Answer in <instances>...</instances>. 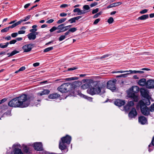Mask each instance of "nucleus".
<instances>
[{"label":"nucleus","mask_w":154,"mask_h":154,"mask_svg":"<svg viewBox=\"0 0 154 154\" xmlns=\"http://www.w3.org/2000/svg\"><path fill=\"white\" fill-rule=\"evenodd\" d=\"M30 98L26 94H23L12 99L8 103L9 106L14 108H25L30 104Z\"/></svg>","instance_id":"nucleus-1"},{"label":"nucleus","mask_w":154,"mask_h":154,"mask_svg":"<svg viewBox=\"0 0 154 154\" xmlns=\"http://www.w3.org/2000/svg\"><path fill=\"white\" fill-rule=\"evenodd\" d=\"M91 87L87 90V92L92 95H101L105 92V85L103 84H100L97 81L91 82Z\"/></svg>","instance_id":"nucleus-2"},{"label":"nucleus","mask_w":154,"mask_h":154,"mask_svg":"<svg viewBox=\"0 0 154 154\" xmlns=\"http://www.w3.org/2000/svg\"><path fill=\"white\" fill-rule=\"evenodd\" d=\"M71 139V137L68 135L62 137L59 142V148L62 151L66 149V144H70Z\"/></svg>","instance_id":"nucleus-3"},{"label":"nucleus","mask_w":154,"mask_h":154,"mask_svg":"<svg viewBox=\"0 0 154 154\" xmlns=\"http://www.w3.org/2000/svg\"><path fill=\"white\" fill-rule=\"evenodd\" d=\"M72 85L69 83H64L57 88V90L62 93H66L70 91Z\"/></svg>","instance_id":"nucleus-4"},{"label":"nucleus","mask_w":154,"mask_h":154,"mask_svg":"<svg viewBox=\"0 0 154 154\" xmlns=\"http://www.w3.org/2000/svg\"><path fill=\"white\" fill-rule=\"evenodd\" d=\"M142 113L144 115L147 116L150 115L149 109L146 106H145L144 102L142 100L139 102Z\"/></svg>","instance_id":"nucleus-5"},{"label":"nucleus","mask_w":154,"mask_h":154,"mask_svg":"<svg viewBox=\"0 0 154 154\" xmlns=\"http://www.w3.org/2000/svg\"><path fill=\"white\" fill-rule=\"evenodd\" d=\"M83 10H81L79 8H75L73 10L74 13H77L78 15H81L88 12L90 9V7L88 5H85L83 6Z\"/></svg>","instance_id":"nucleus-6"},{"label":"nucleus","mask_w":154,"mask_h":154,"mask_svg":"<svg viewBox=\"0 0 154 154\" xmlns=\"http://www.w3.org/2000/svg\"><path fill=\"white\" fill-rule=\"evenodd\" d=\"M21 146L20 144H14L13 146V148H14L13 152H7V154H23L21 149L19 148H20Z\"/></svg>","instance_id":"nucleus-7"},{"label":"nucleus","mask_w":154,"mask_h":154,"mask_svg":"<svg viewBox=\"0 0 154 154\" xmlns=\"http://www.w3.org/2000/svg\"><path fill=\"white\" fill-rule=\"evenodd\" d=\"M116 82V80H110L107 83V88L112 91H114L116 89L115 84Z\"/></svg>","instance_id":"nucleus-8"},{"label":"nucleus","mask_w":154,"mask_h":154,"mask_svg":"<svg viewBox=\"0 0 154 154\" xmlns=\"http://www.w3.org/2000/svg\"><path fill=\"white\" fill-rule=\"evenodd\" d=\"M34 45L32 44H26L22 47V49L24 50V52H27L30 51L34 47Z\"/></svg>","instance_id":"nucleus-9"},{"label":"nucleus","mask_w":154,"mask_h":154,"mask_svg":"<svg viewBox=\"0 0 154 154\" xmlns=\"http://www.w3.org/2000/svg\"><path fill=\"white\" fill-rule=\"evenodd\" d=\"M137 114L136 109L134 108H133L129 112L128 116L130 118H135L137 116Z\"/></svg>","instance_id":"nucleus-10"},{"label":"nucleus","mask_w":154,"mask_h":154,"mask_svg":"<svg viewBox=\"0 0 154 154\" xmlns=\"http://www.w3.org/2000/svg\"><path fill=\"white\" fill-rule=\"evenodd\" d=\"M33 146L35 149L36 150L41 151L43 150L42 144L41 142L35 143Z\"/></svg>","instance_id":"nucleus-11"},{"label":"nucleus","mask_w":154,"mask_h":154,"mask_svg":"<svg viewBox=\"0 0 154 154\" xmlns=\"http://www.w3.org/2000/svg\"><path fill=\"white\" fill-rule=\"evenodd\" d=\"M146 88H154V80L150 79L147 81Z\"/></svg>","instance_id":"nucleus-12"},{"label":"nucleus","mask_w":154,"mask_h":154,"mask_svg":"<svg viewBox=\"0 0 154 154\" xmlns=\"http://www.w3.org/2000/svg\"><path fill=\"white\" fill-rule=\"evenodd\" d=\"M140 92L142 96L144 98L149 97V92L146 89L143 88H141L140 90Z\"/></svg>","instance_id":"nucleus-13"},{"label":"nucleus","mask_w":154,"mask_h":154,"mask_svg":"<svg viewBox=\"0 0 154 154\" xmlns=\"http://www.w3.org/2000/svg\"><path fill=\"white\" fill-rule=\"evenodd\" d=\"M134 105V103L133 101H129L127 104L124 106V109L126 111H128L131 109V107L133 106Z\"/></svg>","instance_id":"nucleus-14"},{"label":"nucleus","mask_w":154,"mask_h":154,"mask_svg":"<svg viewBox=\"0 0 154 154\" xmlns=\"http://www.w3.org/2000/svg\"><path fill=\"white\" fill-rule=\"evenodd\" d=\"M128 96L129 97L132 98L134 102H137L138 101V96L135 95L134 93L132 92H129L128 94Z\"/></svg>","instance_id":"nucleus-15"},{"label":"nucleus","mask_w":154,"mask_h":154,"mask_svg":"<svg viewBox=\"0 0 154 154\" xmlns=\"http://www.w3.org/2000/svg\"><path fill=\"white\" fill-rule=\"evenodd\" d=\"M138 121L141 124L144 125L146 123L147 119L145 117L143 116H141L138 118Z\"/></svg>","instance_id":"nucleus-16"},{"label":"nucleus","mask_w":154,"mask_h":154,"mask_svg":"<svg viewBox=\"0 0 154 154\" xmlns=\"http://www.w3.org/2000/svg\"><path fill=\"white\" fill-rule=\"evenodd\" d=\"M125 103V102L124 100L119 99L117 100L114 102L115 104L119 106H121L124 105Z\"/></svg>","instance_id":"nucleus-17"},{"label":"nucleus","mask_w":154,"mask_h":154,"mask_svg":"<svg viewBox=\"0 0 154 154\" xmlns=\"http://www.w3.org/2000/svg\"><path fill=\"white\" fill-rule=\"evenodd\" d=\"M147 81L145 79H140L138 82V84L139 85L141 86H145L146 87Z\"/></svg>","instance_id":"nucleus-18"},{"label":"nucleus","mask_w":154,"mask_h":154,"mask_svg":"<svg viewBox=\"0 0 154 154\" xmlns=\"http://www.w3.org/2000/svg\"><path fill=\"white\" fill-rule=\"evenodd\" d=\"M60 96V95L57 93H54L50 94L48 97L50 99H55L59 97Z\"/></svg>","instance_id":"nucleus-19"},{"label":"nucleus","mask_w":154,"mask_h":154,"mask_svg":"<svg viewBox=\"0 0 154 154\" xmlns=\"http://www.w3.org/2000/svg\"><path fill=\"white\" fill-rule=\"evenodd\" d=\"M50 91L47 89H44L41 92L38 93L37 94L38 95L42 96L44 95L48 94L50 93Z\"/></svg>","instance_id":"nucleus-20"},{"label":"nucleus","mask_w":154,"mask_h":154,"mask_svg":"<svg viewBox=\"0 0 154 154\" xmlns=\"http://www.w3.org/2000/svg\"><path fill=\"white\" fill-rule=\"evenodd\" d=\"M122 4V3L121 2H118L116 3H114L108 6L107 7V9H109L111 8L114 7L116 6L121 5Z\"/></svg>","instance_id":"nucleus-21"},{"label":"nucleus","mask_w":154,"mask_h":154,"mask_svg":"<svg viewBox=\"0 0 154 154\" xmlns=\"http://www.w3.org/2000/svg\"><path fill=\"white\" fill-rule=\"evenodd\" d=\"M27 36L29 40H34L36 38V36L35 35L34 33L31 32L28 34Z\"/></svg>","instance_id":"nucleus-22"},{"label":"nucleus","mask_w":154,"mask_h":154,"mask_svg":"<svg viewBox=\"0 0 154 154\" xmlns=\"http://www.w3.org/2000/svg\"><path fill=\"white\" fill-rule=\"evenodd\" d=\"M148 14H145L137 18V20H144L148 19Z\"/></svg>","instance_id":"nucleus-23"},{"label":"nucleus","mask_w":154,"mask_h":154,"mask_svg":"<svg viewBox=\"0 0 154 154\" xmlns=\"http://www.w3.org/2000/svg\"><path fill=\"white\" fill-rule=\"evenodd\" d=\"M145 98L146 99L143 100V101L144 102L145 106H148L150 104V100H149V97H146Z\"/></svg>","instance_id":"nucleus-24"},{"label":"nucleus","mask_w":154,"mask_h":154,"mask_svg":"<svg viewBox=\"0 0 154 154\" xmlns=\"http://www.w3.org/2000/svg\"><path fill=\"white\" fill-rule=\"evenodd\" d=\"M90 87H91V83H90V85L88 83H85L81 86V88L83 89H85L88 88H89Z\"/></svg>","instance_id":"nucleus-25"},{"label":"nucleus","mask_w":154,"mask_h":154,"mask_svg":"<svg viewBox=\"0 0 154 154\" xmlns=\"http://www.w3.org/2000/svg\"><path fill=\"white\" fill-rule=\"evenodd\" d=\"M19 52V51H17L16 50H14L11 53H7V54L8 55V57H10L11 56H13L15 54H17Z\"/></svg>","instance_id":"nucleus-26"},{"label":"nucleus","mask_w":154,"mask_h":154,"mask_svg":"<svg viewBox=\"0 0 154 154\" xmlns=\"http://www.w3.org/2000/svg\"><path fill=\"white\" fill-rule=\"evenodd\" d=\"M31 15H28L26 17L24 18V19H21L19 20L20 22V23L23 21H26L28 20L31 17Z\"/></svg>","instance_id":"nucleus-27"},{"label":"nucleus","mask_w":154,"mask_h":154,"mask_svg":"<svg viewBox=\"0 0 154 154\" xmlns=\"http://www.w3.org/2000/svg\"><path fill=\"white\" fill-rule=\"evenodd\" d=\"M64 24H62L59 25L57 27V29H60L62 32H64Z\"/></svg>","instance_id":"nucleus-28"},{"label":"nucleus","mask_w":154,"mask_h":154,"mask_svg":"<svg viewBox=\"0 0 154 154\" xmlns=\"http://www.w3.org/2000/svg\"><path fill=\"white\" fill-rule=\"evenodd\" d=\"M132 91L134 93H137L139 92V88L137 86H134L132 87Z\"/></svg>","instance_id":"nucleus-29"},{"label":"nucleus","mask_w":154,"mask_h":154,"mask_svg":"<svg viewBox=\"0 0 154 154\" xmlns=\"http://www.w3.org/2000/svg\"><path fill=\"white\" fill-rule=\"evenodd\" d=\"M80 96L82 97H83L85 99H87V100L90 101H91L92 100V97H88L82 94H80Z\"/></svg>","instance_id":"nucleus-30"},{"label":"nucleus","mask_w":154,"mask_h":154,"mask_svg":"<svg viewBox=\"0 0 154 154\" xmlns=\"http://www.w3.org/2000/svg\"><path fill=\"white\" fill-rule=\"evenodd\" d=\"M20 24V22L19 21L18 22L13 24L11 26H9V29L13 28Z\"/></svg>","instance_id":"nucleus-31"},{"label":"nucleus","mask_w":154,"mask_h":154,"mask_svg":"<svg viewBox=\"0 0 154 154\" xmlns=\"http://www.w3.org/2000/svg\"><path fill=\"white\" fill-rule=\"evenodd\" d=\"M8 45V43H5L4 45L2 43H0V48H7Z\"/></svg>","instance_id":"nucleus-32"},{"label":"nucleus","mask_w":154,"mask_h":154,"mask_svg":"<svg viewBox=\"0 0 154 154\" xmlns=\"http://www.w3.org/2000/svg\"><path fill=\"white\" fill-rule=\"evenodd\" d=\"M67 19L66 18H62L60 19L57 22V24H60L62 23L65 22L66 20Z\"/></svg>","instance_id":"nucleus-33"},{"label":"nucleus","mask_w":154,"mask_h":154,"mask_svg":"<svg viewBox=\"0 0 154 154\" xmlns=\"http://www.w3.org/2000/svg\"><path fill=\"white\" fill-rule=\"evenodd\" d=\"M78 79L77 77H72L71 78H66L65 79V80L66 81H71V80H76Z\"/></svg>","instance_id":"nucleus-34"},{"label":"nucleus","mask_w":154,"mask_h":154,"mask_svg":"<svg viewBox=\"0 0 154 154\" xmlns=\"http://www.w3.org/2000/svg\"><path fill=\"white\" fill-rule=\"evenodd\" d=\"M53 49V47H51L48 48H47L45 49L44 50V52H48L52 50Z\"/></svg>","instance_id":"nucleus-35"},{"label":"nucleus","mask_w":154,"mask_h":154,"mask_svg":"<svg viewBox=\"0 0 154 154\" xmlns=\"http://www.w3.org/2000/svg\"><path fill=\"white\" fill-rule=\"evenodd\" d=\"M128 75V73L126 74H121L119 75H117L116 76L117 78H122V77H127V75Z\"/></svg>","instance_id":"nucleus-36"},{"label":"nucleus","mask_w":154,"mask_h":154,"mask_svg":"<svg viewBox=\"0 0 154 154\" xmlns=\"http://www.w3.org/2000/svg\"><path fill=\"white\" fill-rule=\"evenodd\" d=\"M9 28L8 26V27H7L5 28H4V29H2L1 30V32L2 33L6 32L9 30Z\"/></svg>","instance_id":"nucleus-37"},{"label":"nucleus","mask_w":154,"mask_h":154,"mask_svg":"<svg viewBox=\"0 0 154 154\" xmlns=\"http://www.w3.org/2000/svg\"><path fill=\"white\" fill-rule=\"evenodd\" d=\"M75 20L74 17L71 18L68 20V22H70L71 23H72L75 22Z\"/></svg>","instance_id":"nucleus-38"},{"label":"nucleus","mask_w":154,"mask_h":154,"mask_svg":"<svg viewBox=\"0 0 154 154\" xmlns=\"http://www.w3.org/2000/svg\"><path fill=\"white\" fill-rule=\"evenodd\" d=\"M149 110L151 112H154V103L151 105Z\"/></svg>","instance_id":"nucleus-39"},{"label":"nucleus","mask_w":154,"mask_h":154,"mask_svg":"<svg viewBox=\"0 0 154 154\" xmlns=\"http://www.w3.org/2000/svg\"><path fill=\"white\" fill-rule=\"evenodd\" d=\"M114 21L113 18L112 17H110L107 20L108 22L109 23H112Z\"/></svg>","instance_id":"nucleus-40"},{"label":"nucleus","mask_w":154,"mask_h":154,"mask_svg":"<svg viewBox=\"0 0 154 154\" xmlns=\"http://www.w3.org/2000/svg\"><path fill=\"white\" fill-rule=\"evenodd\" d=\"M69 31L71 32H74L76 31L77 30V29L75 27H73L71 28H70L69 29Z\"/></svg>","instance_id":"nucleus-41"},{"label":"nucleus","mask_w":154,"mask_h":154,"mask_svg":"<svg viewBox=\"0 0 154 154\" xmlns=\"http://www.w3.org/2000/svg\"><path fill=\"white\" fill-rule=\"evenodd\" d=\"M66 38V36L64 35H61L59 38V41H62L64 40Z\"/></svg>","instance_id":"nucleus-42"},{"label":"nucleus","mask_w":154,"mask_h":154,"mask_svg":"<svg viewBox=\"0 0 154 154\" xmlns=\"http://www.w3.org/2000/svg\"><path fill=\"white\" fill-rule=\"evenodd\" d=\"M16 42V40L15 39H14L12 40L11 41H10V42H7L6 43H8V45L9 44H14Z\"/></svg>","instance_id":"nucleus-43"},{"label":"nucleus","mask_w":154,"mask_h":154,"mask_svg":"<svg viewBox=\"0 0 154 154\" xmlns=\"http://www.w3.org/2000/svg\"><path fill=\"white\" fill-rule=\"evenodd\" d=\"M99 11V9L98 8H96L95 9H94L92 10V13L93 14H94L95 13H97Z\"/></svg>","instance_id":"nucleus-44"},{"label":"nucleus","mask_w":154,"mask_h":154,"mask_svg":"<svg viewBox=\"0 0 154 154\" xmlns=\"http://www.w3.org/2000/svg\"><path fill=\"white\" fill-rule=\"evenodd\" d=\"M57 29V27H56L55 26H53L51 29L50 30V31L51 32H52Z\"/></svg>","instance_id":"nucleus-45"},{"label":"nucleus","mask_w":154,"mask_h":154,"mask_svg":"<svg viewBox=\"0 0 154 154\" xmlns=\"http://www.w3.org/2000/svg\"><path fill=\"white\" fill-rule=\"evenodd\" d=\"M148 11V10L146 9H144L142 10L140 12V13L141 14H143L145 13H146Z\"/></svg>","instance_id":"nucleus-46"},{"label":"nucleus","mask_w":154,"mask_h":154,"mask_svg":"<svg viewBox=\"0 0 154 154\" xmlns=\"http://www.w3.org/2000/svg\"><path fill=\"white\" fill-rule=\"evenodd\" d=\"M129 71L130 72V73H128V75L130 74H135L137 73V71L136 70H129Z\"/></svg>","instance_id":"nucleus-47"},{"label":"nucleus","mask_w":154,"mask_h":154,"mask_svg":"<svg viewBox=\"0 0 154 154\" xmlns=\"http://www.w3.org/2000/svg\"><path fill=\"white\" fill-rule=\"evenodd\" d=\"M18 33L17 32H14L11 34V36L13 38H15L18 35Z\"/></svg>","instance_id":"nucleus-48"},{"label":"nucleus","mask_w":154,"mask_h":154,"mask_svg":"<svg viewBox=\"0 0 154 154\" xmlns=\"http://www.w3.org/2000/svg\"><path fill=\"white\" fill-rule=\"evenodd\" d=\"M100 19L99 18L95 20L94 22L93 23V24L96 25L97 24L98 22L100 21Z\"/></svg>","instance_id":"nucleus-49"},{"label":"nucleus","mask_w":154,"mask_h":154,"mask_svg":"<svg viewBox=\"0 0 154 154\" xmlns=\"http://www.w3.org/2000/svg\"><path fill=\"white\" fill-rule=\"evenodd\" d=\"M23 150L26 153L28 152L29 151L28 149L26 146H25L24 147Z\"/></svg>","instance_id":"nucleus-50"},{"label":"nucleus","mask_w":154,"mask_h":154,"mask_svg":"<svg viewBox=\"0 0 154 154\" xmlns=\"http://www.w3.org/2000/svg\"><path fill=\"white\" fill-rule=\"evenodd\" d=\"M97 5V3L96 2H94L93 3H91L90 5V6L92 7L96 6Z\"/></svg>","instance_id":"nucleus-51"},{"label":"nucleus","mask_w":154,"mask_h":154,"mask_svg":"<svg viewBox=\"0 0 154 154\" xmlns=\"http://www.w3.org/2000/svg\"><path fill=\"white\" fill-rule=\"evenodd\" d=\"M54 21V20L53 19H50L46 22V23H48L50 24L53 23Z\"/></svg>","instance_id":"nucleus-52"},{"label":"nucleus","mask_w":154,"mask_h":154,"mask_svg":"<svg viewBox=\"0 0 154 154\" xmlns=\"http://www.w3.org/2000/svg\"><path fill=\"white\" fill-rule=\"evenodd\" d=\"M67 14L64 13H62L60 14V16L61 17H64L66 16Z\"/></svg>","instance_id":"nucleus-53"},{"label":"nucleus","mask_w":154,"mask_h":154,"mask_svg":"<svg viewBox=\"0 0 154 154\" xmlns=\"http://www.w3.org/2000/svg\"><path fill=\"white\" fill-rule=\"evenodd\" d=\"M7 100V99L6 98H4L2 99L1 100H0V104L5 102Z\"/></svg>","instance_id":"nucleus-54"},{"label":"nucleus","mask_w":154,"mask_h":154,"mask_svg":"<svg viewBox=\"0 0 154 154\" xmlns=\"http://www.w3.org/2000/svg\"><path fill=\"white\" fill-rule=\"evenodd\" d=\"M68 5L65 4H62L60 6V7L61 8H64L66 7H68Z\"/></svg>","instance_id":"nucleus-55"},{"label":"nucleus","mask_w":154,"mask_h":154,"mask_svg":"<svg viewBox=\"0 0 154 154\" xmlns=\"http://www.w3.org/2000/svg\"><path fill=\"white\" fill-rule=\"evenodd\" d=\"M25 32V31L24 30H20L19 31L18 33L19 34H23Z\"/></svg>","instance_id":"nucleus-56"},{"label":"nucleus","mask_w":154,"mask_h":154,"mask_svg":"<svg viewBox=\"0 0 154 154\" xmlns=\"http://www.w3.org/2000/svg\"><path fill=\"white\" fill-rule=\"evenodd\" d=\"M37 31V29H31L29 30V31L33 33V32H35Z\"/></svg>","instance_id":"nucleus-57"},{"label":"nucleus","mask_w":154,"mask_h":154,"mask_svg":"<svg viewBox=\"0 0 154 154\" xmlns=\"http://www.w3.org/2000/svg\"><path fill=\"white\" fill-rule=\"evenodd\" d=\"M82 17V16H77V17H74L75 20L76 21V20H79V19L81 18Z\"/></svg>","instance_id":"nucleus-58"},{"label":"nucleus","mask_w":154,"mask_h":154,"mask_svg":"<svg viewBox=\"0 0 154 154\" xmlns=\"http://www.w3.org/2000/svg\"><path fill=\"white\" fill-rule=\"evenodd\" d=\"M25 66L21 67L19 69V71H23L25 69Z\"/></svg>","instance_id":"nucleus-59"},{"label":"nucleus","mask_w":154,"mask_h":154,"mask_svg":"<svg viewBox=\"0 0 154 154\" xmlns=\"http://www.w3.org/2000/svg\"><path fill=\"white\" fill-rule=\"evenodd\" d=\"M30 5V3H28L25 5L24 6V8H28Z\"/></svg>","instance_id":"nucleus-60"},{"label":"nucleus","mask_w":154,"mask_h":154,"mask_svg":"<svg viewBox=\"0 0 154 154\" xmlns=\"http://www.w3.org/2000/svg\"><path fill=\"white\" fill-rule=\"evenodd\" d=\"M39 63H35L33 64V66L34 67L38 66L39 65Z\"/></svg>","instance_id":"nucleus-61"},{"label":"nucleus","mask_w":154,"mask_h":154,"mask_svg":"<svg viewBox=\"0 0 154 154\" xmlns=\"http://www.w3.org/2000/svg\"><path fill=\"white\" fill-rule=\"evenodd\" d=\"M5 40H9L11 39V37L10 36H8L5 38Z\"/></svg>","instance_id":"nucleus-62"},{"label":"nucleus","mask_w":154,"mask_h":154,"mask_svg":"<svg viewBox=\"0 0 154 154\" xmlns=\"http://www.w3.org/2000/svg\"><path fill=\"white\" fill-rule=\"evenodd\" d=\"M76 69H77V68L74 67L73 68H68V70L69 71L72 70H74Z\"/></svg>","instance_id":"nucleus-63"},{"label":"nucleus","mask_w":154,"mask_h":154,"mask_svg":"<svg viewBox=\"0 0 154 154\" xmlns=\"http://www.w3.org/2000/svg\"><path fill=\"white\" fill-rule=\"evenodd\" d=\"M151 143L152 145L154 146V137H153L152 139Z\"/></svg>","instance_id":"nucleus-64"}]
</instances>
